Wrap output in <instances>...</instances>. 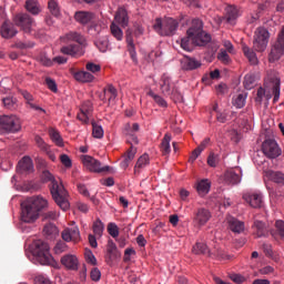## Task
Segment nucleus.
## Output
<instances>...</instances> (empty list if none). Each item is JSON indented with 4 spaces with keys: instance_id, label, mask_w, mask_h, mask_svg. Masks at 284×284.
Instances as JSON below:
<instances>
[{
    "instance_id": "1",
    "label": "nucleus",
    "mask_w": 284,
    "mask_h": 284,
    "mask_svg": "<svg viewBox=\"0 0 284 284\" xmlns=\"http://www.w3.org/2000/svg\"><path fill=\"white\" fill-rule=\"evenodd\" d=\"M209 43H212V36L203 30V21L193 19L186 36L181 39V48L186 52H191L194 45L206 47Z\"/></svg>"
},
{
    "instance_id": "2",
    "label": "nucleus",
    "mask_w": 284,
    "mask_h": 284,
    "mask_svg": "<svg viewBox=\"0 0 284 284\" xmlns=\"http://www.w3.org/2000/svg\"><path fill=\"white\" fill-rule=\"evenodd\" d=\"M48 207V201L42 196L29 197L22 203L21 221L27 224H33L40 215L41 210Z\"/></svg>"
},
{
    "instance_id": "3",
    "label": "nucleus",
    "mask_w": 284,
    "mask_h": 284,
    "mask_svg": "<svg viewBox=\"0 0 284 284\" xmlns=\"http://www.w3.org/2000/svg\"><path fill=\"white\" fill-rule=\"evenodd\" d=\"M42 178L44 181H50V191L52 194V199L55 201L57 205L63 210V212H67L70 207L69 202V194L65 191L64 186L59 183V181L55 180V178L48 171H43Z\"/></svg>"
},
{
    "instance_id": "4",
    "label": "nucleus",
    "mask_w": 284,
    "mask_h": 284,
    "mask_svg": "<svg viewBox=\"0 0 284 284\" xmlns=\"http://www.w3.org/2000/svg\"><path fill=\"white\" fill-rule=\"evenodd\" d=\"M63 43H69L70 41L77 42L79 44H67L62 47L61 52L67 55L75 57L81 50V45L87 44L85 37L78 31H70L61 38Z\"/></svg>"
},
{
    "instance_id": "5",
    "label": "nucleus",
    "mask_w": 284,
    "mask_h": 284,
    "mask_svg": "<svg viewBox=\"0 0 284 284\" xmlns=\"http://www.w3.org/2000/svg\"><path fill=\"white\" fill-rule=\"evenodd\" d=\"M33 254L41 265L55 266L57 264L53 256L50 254V246L42 240L33 242Z\"/></svg>"
},
{
    "instance_id": "6",
    "label": "nucleus",
    "mask_w": 284,
    "mask_h": 284,
    "mask_svg": "<svg viewBox=\"0 0 284 284\" xmlns=\"http://www.w3.org/2000/svg\"><path fill=\"white\" fill-rule=\"evenodd\" d=\"M179 28V21L174 18L166 17L164 19L156 18L153 23L154 31L162 37L174 36Z\"/></svg>"
},
{
    "instance_id": "7",
    "label": "nucleus",
    "mask_w": 284,
    "mask_h": 284,
    "mask_svg": "<svg viewBox=\"0 0 284 284\" xmlns=\"http://www.w3.org/2000/svg\"><path fill=\"white\" fill-rule=\"evenodd\" d=\"M160 90L164 97H169L172 101L179 102L183 100V95L176 88L172 78L168 74H163L160 79Z\"/></svg>"
},
{
    "instance_id": "8",
    "label": "nucleus",
    "mask_w": 284,
    "mask_h": 284,
    "mask_svg": "<svg viewBox=\"0 0 284 284\" xmlns=\"http://www.w3.org/2000/svg\"><path fill=\"white\" fill-rule=\"evenodd\" d=\"M270 42V31L264 27L256 29L253 40V49L256 52H264L267 49V43Z\"/></svg>"
},
{
    "instance_id": "9",
    "label": "nucleus",
    "mask_w": 284,
    "mask_h": 284,
    "mask_svg": "<svg viewBox=\"0 0 284 284\" xmlns=\"http://www.w3.org/2000/svg\"><path fill=\"white\" fill-rule=\"evenodd\" d=\"M21 129L20 120L16 115L0 116V130L7 133H16Z\"/></svg>"
},
{
    "instance_id": "10",
    "label": "nucleus",
    "mask_w": 284,
    "mask_h": 284,
    "mask_svg": "<svg viewBox=\"0 0 284 284\" xmlns=\"http://www.w3.org/2000/svg\"><path fill=\"white\" fill-rule=\"evenodd\" d=\"M13 22L17 27L21 28L26 33L34 31L36 22L28 13H17Z\"/></svg>"
},
{
    "instance_id": "11",
    "label": "nucleus",
    "mask_w": 284,
    "mask_h": 284,
    "mask_svg": "<svg viewBox=\"0 0 284 284\" xmlns=\"http://www.w3.org/2000/svg\"><path fill=\"white\" fill-rule=\"evenodd\" d=\"M82 162L88 170L95 173L109 172L111 168L109 165H101V162L90 155H83Z\"/></svg>"
},
{
    "instance_id": "12",
    "label": "nucleus",
    "mask_w": 284,
    "mask_h": 284,
    "mask_svg": "<svg viewBox=\"0 0 284 284\" xmlns=\"http://www.w3.org/2000/svg\"><path fill=\"white\" fill-rule=\"evenodd\" d=\"M284 54V26L277 36L276 42L273 44L270 60L277 61Z\"/></svg>"
},
{
    "instance_id": "13",
    "label": "nucleus",
    "mask_w": 284,
    "mask_h": 284,
    "mask_svg": "<svg viewBox=\"0 0 284 284\" xmlns=\"http://www.w3.org/2000/svg\"><path fill=\"white\" fill-rule=\"evenodd\" d=\"M262 151L264 155L271 160L276 159L282 154V151L278 148L277 143L272 139H268L263 142Z\"/></svg>"
},
{
    "instance_id": "14",
    "label": "nucleus",
    "mask_w": 284,
    "mask_h": 284,
    "mask_svg": "<svg viewBox=\"0 0 284 284\" xmlns=\"http://www.w3.org/2000/svg\"><path fill=\"white\" fill-rule=\"evenodd\" d=\"M212 219V213L205 207H200L194 212L193 223L197 227L205 226Z\"/></svg>"
},
{
    "instance_id": "15",
    "label": "nucleus",
    "mask_w": 284,
    "mask_h": 284,
    "mask_svg": "<svg viewBox=\"0 0 284 284\" xmlns=\"http://www.w3.org/2000/svg\"><path fill=\"white\" fill-rule=\"evenodd\" d=\"M140 125L138 123H133L132 125L130 123L124 124V135H126V142L129 144H139V139L136 136V132H139Z\"/></svg>"
},
{
    "instance_id": "16",
    "label": "nucleus",
    "mask_w": 284,
    "mask_h": 284,
    "mask_svg": "<svg viewBox=\"0 0 284 284\" xmlns=\"http://www.w3.org/2000/svg\"><path fill=\"white\" fill-rule=\"evenodd\" d=\"M227 229L234 234H243L245 232V222L234 216L226 217Z\"/></svg>"
},
{
    "instance_id": "17",
    "label": "nucleus",
    "mask_w": 284,
    "mask_h": 284,
    "mask_svg": "<svg viewBox=\"0 0 284 284\" xmlns=\"http://www.w3.org/2000/svg\"><path fill=\"white\" fill-rule=\"evenodd\" d=\"M120 257L121 254L119 253L115 243L112 240H109V243L106 244V264L112 266Z\"/></svg>"
},
{
    "instance_id": "18",
    "label": "nucleus",
    "mask_w": 284,
    "mask_h": 284,
    "mask_svg": "<svg viewBox=\"0 0 284 284\" xmlns=\"http://www.w3.org/2000/svg\"><path fill=\"white\" fill-rule=\"evenodd\" d=\"M18 33L17 29L14 28V24L9 20H4L0 27V34L3 39H12Z\"/></svg>"
},
{
    "instance_id": "19",
    "label": "nucleus",
    "mask_w": 284,
    "mask_h": 284,
    "mask_svg": "<svg viewBox=\"0 0 284 284\" xmlns=\"http://www.w3.org/2000/svg\"><path fill=\"white\" fill-rule=\"evenodd\" d=\"M181 69L185 71H193L199 68H201L202 62L200 60H196V58H190V55H184L180 60Z\"/></svg>"
},
{
    "instance_id": "20",
    "label": "nucleus",
    "mask_w": 284,
    "mask_h": 284,
    "mask_svg": "<svg viewBox=\"0 0 284 284\" xmlns=\"http://www.w3.org/2000/svg\"><path fill=\"white\" fill-rule=\"evenodd\" d=\"M74 18L77 22H79L82 26L91 24V22L97 20V17L93 12L84 10L77 11Z\"/></svg>"
},
{
    "instance_id": "21",
    "label": "nucleus",
    "mask_w": 284,
    "mask_h": 284,
    "mask_svg": "<svg viewBox=\"0 0 284 284\" xmlns=\"http://www.w3.org/2000/svg\"><path fill=\"white\" fill-rule=\"evenodd\" d=\"M62 239L64 242H74L78 243L81 239L80 230L78 226L65 229L62 232Z\"/></svg>"
},
{
    "instance_id": "22",
    "label": "nucleus",
    "mask_w": 284,
    "mask_h": 284,
    "mask_svg": "<svg viewBox=\"0 0 284 284\" xmlns=\"http://www.w3.org/2000/svg\"><path fill=\"white\" fill-rule=\"evenodd\" d=\"M61 264L69 271L77 272L79 268V260L73 254L62 256Z\"/></svg>"
},
{
    "instance_id": "23",
    "label": "nucleus",
    "mask_w": 284,
    "mask_h": 284,
    "mask_svg": "<svg viewBox=\"0 0 284 284\" xmlns=\"http://www.w3.org/2000/svg\"><path fill=\"white\" fill-rule=\"evenodd\" d=\"M243 199L251 207H261L263 205V195L258 193H245Z\"/></svg>"
},
{
    "instance_id": "24",
    "label": "nucleus",
    "mask_w": 284,
    "mask_h": 284,
    "mask_svg": "<svg viewBox=\"0 0 284 284\" xmlns=\"http://www.w3.org/2000/svg\"><path fill=\"white\" fill-rule=\"evenodd\" d=\"M241 17L240 9L235 6H227L225 8V20L230 24H234L235 21Z\"/></svg>"
},
{
    "instance_id": "25",
    "label": "nucleus",
    "mask_w": 284,
    "mask_h": 284,
    "mask_svg": "<svg viewBox=\"0 0 284 284\" xmlns=\"http://www.w3.org/2000/svg\"><path fill=\"white\" fill-rule=\"evenodd\" d=\"M212 183L209 179H202L196 182V192L199 196H206L211 192Z\"/></svg>"
},
{
    "instance_id": "26",
    "label": "nucleus",
    "mask_w": 284,
    "mask_h": 284,
    "mask_svg": "<svg viewBox=\"0 0 284 284\" xmlns=\"http://www.w3.org/2000/svg\"><path fill=\"white\" fill-rule=\"evenodd\" d=\"M17 171L19 173H31L33 171V163L29 156H24L18 164Z\"/></svg>"
},
{
    "instance_id": "27",
    "label": "nucleus",
    "mask_w": 284,
    "mask_h": 284,
    "mask_svg": "<svg viewBox=\"0 0 284 284\" xmlns=\"http://www.w3.org/2000/svg\"><path fill=\"white\" fill-rule=\"evenodd\" d=\"M71 74L78 82L82 83H91L94 80V77L85 71L71 70Z\"/></svg>"
},
{
    "instance_id": "28",
    "label": "nucleus",
    "mask_w": 284,
    "mask_h": 284,
    "mask_svg": "<svg viewBox=\"0 0 284 284\" xmlns=\"http://www.w3.org/2000/svg\"><path fill=\"white\" fill-rule=\"evenodd\" d=\"M265 176L276 183L277 185L280 186H284V173L280 172V171H272V170H268L265 172Z\"/></svg>"
},
{
    "instance_id": "29",
    "label": "nucleus",
    "mask_w": 284,
    "mask_h": 284,
    "mask_svg": "<svg viewBox=\"0 0 284 284\" xmlns=\"http://www.w3.org/2000/svg\"><path fill=\"white\" fill-rule=\"evenodd\" d=\"M252 229L254 231V235L257 239L267 237V226H265L263 221H258V220L254 221Z\"/></svg>"
},
{
    "instance_id": "30",
    "label": "nucleus",
    "mask_w": 284,
    "mask_h": 284,
    "mask_svg": "<svg viewBox=\"0 0 284 284\" xmlns=\"http://www.w3.org/2000/svg\"><path fill=\"white\" fill-rule=\"evenodd\" d=\"M92 113V105L90 102L84 103L82 109H81V113L78 114V119L88 124L90 122V115Z\"/></svg>"
},
{
    "instance_id": "31",
    "label": "nucleus",
    "mask_w": 284,
    "mask_h": 284,
    "mask_svg": "<svg viewBox=\"0 0 284 284\" xmlns=\"http://www.w3.org/2000/svg\"><path fill=\"white\" fill-rule=\"evenodd\" d=\"M271 235L275 240L284 241V221H275V230H271Z\"/></svg>"
},
{
    "instance_id": "32",
    "label": "nucleus",
    "mask_w": 284,
    "mask_h": 284,
    "mask_svg": "<svg viewBox=\"0 0 284 284\" xmlns=\"http://www.w3.org/2000/svg\"><path fill=\"white\" fill-rule=\"evenodd\" d=\"M115 23L122 26V28L128 27L129 17L124 8H118V12H115Z\"/></svg>"
},
{
    "instance_id": "33",
    "label": "nucleus",
    "mask_w": 284,
    "mask_h": 284,
    "mask_svg": "<svg viewBox=\"0 0 284 284\" xmlns=\"http://www.w3.org/2000/svg\"><path fill=\"white\" fill-rule=\"evenodd\" d=\"M192 253L195 255H204V256L211 257V251H210L209 246L203 242H197L192 247Z\"/></svg>"
},
{
    "instance_id": "34",
    "label": "nucleus",
    "mask_w": 284,
    "mask_h": 284,
    "mask_svg": "<svg viewBox=\"0 0 284 284\" xmlns=\"http://www.w3.org/2000/svg\"><path fill=\"white\" fill-rule=\"evenodd\" d=\"M136 152H138L136 148H134L133 144H131L129 150L126 151V154H124V161H122L120 165L126 169L130 162L135 158Z\"/></svg>"
},
{
    "instance_id": "35",
    "label": "nucleus",
    "mask_w": 284,
    "mask_h": 284,
    "mask_svg": "<svg viewBox=\"0 0 284 284\" xmlns=\"http://www.w3.org/2000/svg\"><path fill=\"white\" fill-rule=\"evenodd\" d=\"M271 83L273 84L272 92L274 95L273 102L276 103L280 99V88H281V79L277 75L271 78Z\"/></svg>"
},
{
    "instance_id": "36",
    "label": "nucleus",
    "mask_w": 284,
    "mask_h": 284,
    "mask_svg": "<svg viewBox=\"0 0 284 284\" xmlns=\"http://www.w3.org/2000/svg\"><path fill=\"white\" fill-rule=\"evenodd\" d=\"M150 164V156L148 154H142L135 165H134V172L139 173L141 172L142 169H144L145 166H148Z\"/></svg>"
},
{
    "instance_id": "37",
    "label": "nucleus",
    "mask_w": 284,
    "mask_h": 284,
    "mask_svg": "<svg viewBox=\"0 0 284 284\" xmlns=\"http://www.w3.org/2000/svg\"><path fill=\"white\" fill-rule=\"evenodd\" d=\"M171 140H172L171 135L164 134V136L161 141V146H160L163 155L171 153Z\"/></svg>"
},
{
    "instance_id": "38",
    "label": "nucleus",
    "mask_w": 284,
    "mask_h": 284,
    "mask_svg": "<svg viewBox=\"0 0 284 284\" xmlns=\"http://www.w3.org/2000/svg\"><path fill=\"white\" fill-rule=\"evenodd\" d=\"M26 9L33 16H38L40 13V6L37 0H27L26 1Z\"/></svg>"
},
{
    "instance_id": "39",
    "label": "nucleus",
    "mask_w": 284,
    "mask_h": 284,
    "mask_svg": "<svg viewBox=\"0 0 284 284\" xmlns=\"http://www.w3.org/2000/svg\"><path fill=\"white\" fill-rule=\"evenodd\" d=\"M224 181L227 184H239L241 182V176L233 171L225 172Z\"/></svg>"
},
{
    "instance_id": "40",
    "label": "nucleus",
    "mask_w": 284,
    "mask_h": 284,
    "mask_svg": "<svg viewBox=\"0 0 284 284\" xmlns=\"http://www.w3.org/2000/svg\"><path fill=\"white\" fill-rule=\"evenodd\" d=\"M126 44H128V51L130 53V57L132 59H134L136 52H135V47H134V42H133L131 30H126Z\"/></svg>"
},
{
    "instance_id": "41",
    "label": "nucleus",
    "mask_w": 284,
    "mask_h": 284,
    "mask_svg": "<svg viewBox=\"0 0 284 284\" xmlns=\"http://www.w3.org/2000/svg\"><path fill=\"white\" fill-rule=\"evenodd\" d=\"M243 53L251 64L256 65L258 63V58H256V53H254V51H252L250 47H243Z\"/></svg>"
},
{
    "instance_id": "42",
    "label": "nucleus",
    "mask_w": 284,
    "mask_h": 284,
    "mask_svg": "<svg viewBox=\"0 0 284 284\" xmlns=\"http://www.w3.org/2000/svg\"><path fill=\"white\" fill-rule=\"evenodd\" d=\"M22 95H23V98L26 99L27 104L29 105V108H31V109H33V110H36V111L45 113V111H44L42 108H40V106H38V105H36V104L33 103V97H32L29 92L24 91V92L22 93Z\"/></svg>"
},
{
    "instance_id": "43",
    "label": "nucleus",
    "mask_w": 284,
    "mask_h": 284,
    "mask_svg": "<svg viewBox=\"0 0 284 284\" xmlns=\"http://www.w3.org/2000/svg\"><path fill=\"white\" fill-rule=\"evenodd\" d=\"M116 97H118L116 89L112 84H109V87L104 89V98H109V103H111L116 99Z\"/></svg>"
},
{
    "instance_id": "44",
    "label": "nucleus",
    "mask_w": 284,
    "mask_h": 284,
    "mask_svg": "<svg viewBox=\"0 0 284 284\" xmlns=\"http://www.w3.org/2000/svg\"><path fill=\"white\" fill-rule=\"evenodd\" d=\"M103 232H104V224L100 219H98L93 223V233L98 239H101L103 236Z\"/></svg>"
},
{
    "instance_id": "45",
    "label": "nucleus",
    "mask_w": 284,
    "mask_h": 284,
    "mask_svg": "<svg viewBox=\"0 0 284 284\" xmlns=\"http://www.w3.org/2000/svg\"><path fill=\"white\" fill-rule=\"evenodd\" d=\"M43 233L45 236L53 239L59 234V231L54 224L49 223L44 226Z\"/></svg>"
},
{
    "instance_id": "46",
    "label": "nucleus",
    "mask_w": 284,
    "mask_h": 284,
    "mask_svg": "<svg viewBox=\"0 0 284 284\" xmlns=\"http://www.w3.org/2000/svg\"><path fill=\"white\" fill-rule=\"evenodd\" d=\"M244 88L245 90H252L256 85V77L254 74H246L244 77Z\"/></svg>"
},
{
    "instance_id": "47",
    "label": "nucleus",
    "mask_w": 284,
    "mask_h": 284,
    "mask_svg": "<svg viewBox=\"0 0 284 284\" xmlns=\"http://www.w3.org/2000/svg\"><path fill=\"white\" fill-rule=\"evenodd\" d=\"M95 45L100 52H106L109 48V39L108 37H100L98 38Z\"/></svg>"
},
{
    "instance_id": "48",
    "label": "nucleus",
    "mask_w": 284,
    "mask_h": 284,
    "mask_svg": "<svg viewBox=\"0 0 284 284\" xmlns=\"http://www.w3.org/2000/svg\"><path fill=\"white\" fill-rule=\"evenodd\" d=\"M111 34H113V38L118 41H122L123 39V31L115 22L111 23Z\"/></svg>"
},
{
    "instance_id": "49",
    "label": "nucleus",
    "mask_w": 284,
    "mask_h": 284,
    "mask_svg": "<svg viewBox=\"0 0 284 284\" xmlns=\"http://www.w3.org/2000/svg\"><path fill=\"white\" fill-rule=\"evenodd\" d=\"M246 99H247V95L245 94H239L234 100H233V105L236 108V109H243L246 104Z\"/></svg>"
},
{
    "instance_id": "50",
    "label": "nucleus",
    "mask_w": 284,
    "mask_h": 284,
    "mask_svg": "<svg viewBox=\"0 0 284 284\" xmlns=\"http://www.w3.org/2000/svg\"><path fill=\"white\" fill-rule=\"evenodd\" d=\"M106 232H109V235L115 240L120 235L119 227L115 223H109V225H106Z\"/></svg>"
},
{
    "instance_id": "51",
    "label": "nucleus",
    "mask_w": 284,
    "mask_h": 284,
    "mask_svg": "<svg viewBox=\"0 0 284 284\" xmlns=\"http://www.w3.org/2000/svg\"><path fill=\"white\" fill-rule=\"evenodd\" d=\"M220 155L215 154L214 152H211L207 156V165L211 168H216L220 163Z\"/></svg>"
},
{
    "instance_id": "52",
    "label": "nucleus",
    "mask_w": 284,
    "mask_h": 284,
    "mask_svg": "<svg viewBox=\"0 0 284 284\" xmlns=\"http://www.w3.org/2000/svg\"><path fill=\"white\" fill-rule=\"evenodd\" d=\"M50 136H51L52 141H53L57 145L63 146V140H62L60 133H59L57 130L51 129V130H50Z\"/></svg>"
},
{
    "instance_id": "53",
    "label": "nucleus",
    "mask_w": 284,
    "mask_h": 284,
    "mask_svg": "<svg viewBox=\"0 0 284 284\" xmlns=\"http://www.w3.org/2000/svg\"><path fill=\"white\" fill-rule=\"evenodd\" d=\"M49 11L53 17H59L60 16V7L55 0H50L49 1Z\"/></svg>"
},
{
    "instance_id": "54",
    "label": "nucleus",
    "mask_w": 284,
    "mask_h": 284,
    "mask_svg": "<svg viewBox=\"0 0 284 284\" xmlns=\"http://www.w3.org/2000/svg\"><path fill=\"white\" fill-rule=\"evenodd\" d=\"M148 94L154 100V102H155L159 106H161V108H168V102H166L163 98H161V97L158 95V94H154L152 91H150Z\"/></svg>"
},
{
    "instance_id": "55",
    "label": "nucleus",
    "mask_w": 284,
    "mask_h": 284,
    "mask_svg": "<svg viewBox=\"0 0 284 284\" xmlns=\"http://www.w3.org/2000/svg\"><path fill=\"white\" fill-rule=\"evenodd\" d=\"M217 60L225 65L230 64L232 61L227 51H224L223 49H221L220 53H217Z\"/></svg>"
},
{
    "instance_id": "56",
    "label": "nucleus",
    "mask_w": 284,
    "mask_h": 284,
    "mask_svg": "<svg viewBox=\"0 0 284 284\" xmlns=\"http://www.w3.org/2000/svg\"><path fill=\"white\" fill-rule=\"evenodd\" d=\"M93 126V136L97 139H102L104 135V131L101 125H98L94 121L92 122Z\"/></svg>"
},
{
    "instance_id": "57",
    "label": "nucleus",
    "mask_w": 284,
    "mask_h": 284,
    "mask_svg": "<svg viewBox=\"0 0 284 284\" xmlns=\"http://www.w3.org/2000/svg\"><path fill=\"white\" fill-rule=\"evenodd\" d=\"M85 261L88 264H90L92 266H97V264H98L97 257L94 256L93 252L90 250H88L85 252Z\"/></svg>"
},
{
    "instance_id": "58",
    "label": "nucleus",
    "mask_w": 284,
    "mask_h": 284,
    "mask_svg": "<svg viewBox=\"0 0 284 284\" xmlns=\"http://www.w3.org/2000/svg\"><path fill=\"white\" fill-rule=\"evenodd\" d=\"M59 214L57 211H48L42 214L43 221H55L58 219Z\"/></svg>"
},
{
    "instance_id": "59",
    "label": "nucleus",
    "mask_w": 284,
    "mask_h": 284,
    "mask_svg": "<svg viewBox=\"0 0 284 284\" xmlns=\"http://www.w3.org/2000/svg\"><path fill=\"white\" fill-rule=\"evenodd\" d=\"M34 47V42H16V48L20 50H27V49H32Z\"/></svg>"
},
{
    "instance_id": "60",
    "label": "nucleus",
    "mask_w": 284,
    "mask_h": 284,
    "mask_svg": "<svg viewBox=\"0 0 284 284\" xmlns=\"http://www.w3.org/2000/svg\"><path fill=\"white\" fill-rule=\"evenodd\" d=\"M36 142L42 151L48 152L50 150V146L42 140V138L37 135Z\"/></svg>"
},
{
    "instance_id": "61",
    "label": "nucleus",
    "mask_w": 284,
    "mask_h": 284,
    "mask_svg": "<svg viewBox=\"0 0 284 284\" xmlns=\"http://www.w3.org/2000/svg\"><path fill=\"white\" fill-rule=\"evenodd\" d=\"M89 31L92 32L93 36L98 34L101 31V27L97 23L95 19L90 22Z\"/></svg>"
},
{
    "instance_id": "62",
    "label": "nucleus",
    "mask_w": 284,
    "mask_h": 284,
    "mask_svg": "<svg viewBox=\"0 0 284 284\" xmlns=\"http://www.w3.org/2000/svg\"><path fill=\"white\" fill-rule=\"evenodd\" d=\"M87 70L95 74L101 71V67L100 64H94V62H88Z\"/></svg>"
},
{
    "instance_id": "63",
    "label": "nucleus",
    "mask_w": 284,
    "mask_h": 284,
    "mask_svg": "<svg viewBox=\"0 0 284 284\" xmlns=\"http://www.w3.org/2000/svg\"><path fill=\"white\" fill-rule=\"evenodd\" d=\"M2 102L3 105L9 110H12L16 105V100H13L12 98H3Z\"/></svg>"
},
{
    "instance_id": "64",
    "label": "nucleus",
    "mask_w": 284,
    "mask_h": 284,
    "mask_svg": "<svg viewBox=\"0 0 284 284\" xmlns=\"http://www.w3.org/2000/svg\"><path fill=\"white\" fill-rule=\"evenodd\" d=\"M34 282L36 284H52L51 281L43 275L36 276Z\"/></svg>"
}]
</instances>
